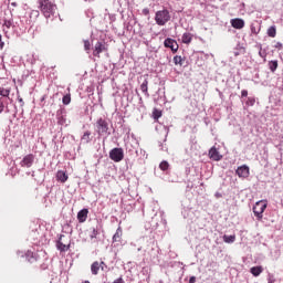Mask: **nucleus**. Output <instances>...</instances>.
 I'll use <instances>...</instances> for the list:
<instances>
[{
  "label": "nucleus",
  "instance_id": "nucleus-1",
  "mask_svg": "<svg viewBox=\"0 0 283 283\" xmlns=\"http://www.w3.org/2000/svg\"><path fill=\"white\" fill-rule=\"evenodd\" d=\"M40 9L45 19H50L56 12V4L52 0H40Z\"/></svg>",
  "mask_w": 283,
  "mask_h": 283
},
{
  "label": "nucleus",
  "instance_id": "nucleus-2",
  "mask_svg": "<svg viewBox=\"0 0 283 283\" xmlns=\"http://www.w3.org/2000/svg\"><path fill=\"white\" fill-rule=\"evenodd\" d=\"M155 21L157 25H167L171 21V13L168 9L164 8L155 13Z\"/></svg>",
  "mask_w": 283,
  "mask_h": 283
},
{
  "label": "nucleus",
  "instance_id": "nucleus-3",
  "mask_svg": "<svg viewBox=\"0 0 283 283\" xmlns=\"http://www.w3.org/2000/svg\"><path fill=\"white\" fill-rule=\"evenodd\" d=\"M144 256L146 260H149L150 262H156L158 260V248L154 243H149L147 245V249L144 250Z\"/></svg>",
  "mask_w": 283,
  "mask_h": 283
},
{
  "label": "nucleus",
  "instance_id": "nucleus-4",
  "mask_svg": "<svg viewBox=\"0 0 283 283\" xmlns=\"http://www.w3.org/2000/svg\"><path fill=\"white\" fill-rule=\"evenodd\" d=\"M98 136H109V123L104 118H99L96 122Z\"/></svg>",
  "mask_w": 283,
  "mask_h": 283
},
{
  "label": "nucleus",
  "instance_id": "nucleus-5",
  "mask_svg": "<svg viewBox=\"0 0 283 283\" xmlns=\"http://www.w3.org/2000/svg\"><path fill=\"white\" fill-rule=\"evenodd\" d=\"M264 211H266V202L264 201H256L253 206V213L256 220H262L264 218Z\"/></svg>",
  "mask_w": 283,
  "mask_h": 283
},
{
  "label": "nucleus",
  "instance_id": "nucleus-6",
  "mask_svg": "<svg viewBox=\"0 0 283 283\" xmlns=\"http://www.w3.org/2000/svg\"><path fill=\"white\" fill-rule=\"evenodd\" d=\"M109 158L114 163H120L123 158H125V151L123 150V148H113L109 151Z\"/></svg>",
  "mask_w": 283,
  "mask_h": 283
},
{
  "label": "nucleus",
  "instance_id": "nucleus-7",
  "mask_svg": "<svg viewBox=\"0 0 283 283\" xmlns=\"http://www.w3.org/2000/svg\"><path fill=\"white\" fill-rule=\"evenodd\" d=\"M208 156H209L210 160H214V163H220V160L222 159V155L220 154L218 148H216V146H212L209 149Z\"/></svg>",
  "mask_w": 283,
  "mask_h": 283
},
{
  "label": "nucleus",
  "instance_id": "nucleus-8",
  "mask_svg": "<svg viewBox=\"0 0 283 283\" xmlns=\"http://www.w3.org/2000/svg\"><path fill=\"white\" fill-rule=\"evenodd\" d=\"M34 158H35L34 154H29L24 156L23 159L20 161V166L27 167V169H30V167L34 165Z\"/></svg>",
  "mask_w": 283,
  "mask_h": 283
},
{
  "label": "nucleus",
  "instance_id": "nucleus-9",
  "mask_svg": "<svg viewBox=\"0 0 283 283\" xmlns=\"http://www.w3.org/2000/svg\"><path fill=\"white\" fill-rule=\"evenodd\" d=\"M56 120H57V125H65V123H67V113L65 112L64 108H60L56 112Z\"/></svg>",
  "mask_w": 283,
  "mask_h": 283
},
{
  "label": "nucleus",
  "instance_id": "nucleus-10",
  "mask_svg": "<svg viewBox=\"0 0 283 283\" xmlns=\"http://www.w3.org/2000/svg\"><path fill=\"white\" fill-rule=\"evenodd\" d=\"M164 46L169 48L171 50V52H174V54H176V52H178V42H176V40H174L171 38H167L164 41Z\"/></svg>",
  "mask_w": 283,
  "mask_h": 283
},
{
  "label": "nucleus",
  "instance_id": "nucleus-11",
  "mask_svg": "<svg viewBox=\"0 0 283 283\" xmlns=\"http://www.w3.org/2000/svg\"><path fill=\"white\" fill-rule=\"evenodd\" d=\"M235 174L240 178H249L251 172H250L249 166L242 165V166L237 168Z\"/></svg>",
  "mask_w": 283,
  "mask_h": 283
},
{
  "label": "nucleus",
  "instance_id": "nucleus-12",
  "mask_svg": "<svg viewBox=\"0 0 283 283\" xmlns=\"http://www.w3.org/2000/svg\"><path fill=\"white\" fill-rule=\"evenodd\" d=\"M230 23L234 30H242L244 28V20L241 18H234L230 20Z\"/></svg>",
  "mask_w": 283,
  "mask_h": 283
},
{
  "label": "nucleus",
  "instance_id": "nucleus-13",
  "mask_svg": "<svg viewBox=\"0 0 283 283\" xmlns=\"http://www.w3.org/2000/svg\"><path fill=\"white\" fill-rule=\"evenodd\" d=\"M63 238H65V235L61 234L59 240L56 241V249H57V251H61V252H65V251L70 250V245H67L61 241V240H63Z\"/></svg>",
  "mask_w": 283,
  "mask_h": 283
},
{
  "label": "nucleus",
  "instance_id": "nucleus-14",
  "mask_svg": "<svg viewBox=\"0 0 283 283\" xmlns=\"http://www.w3.org/2000/svg\"><path fill=\"white\" fill-rule=\"evenodd\" d=\"M105 42H101V41H98V42H96V44H95V49H94V51H93V54L95 55V56H99L101 54H102V52H105Z\"/></svg>",
  "mask_w": 283,
  "mask_h": 283
},
{
  "label": "nucleus",
  "instance_id": "nucleus-15",
  "mask_svg": "<svg viewBox=\"0 0 283 283\" xmlns=\"http://www.w3.org/2000/svg\"><path fill=\"white\" fill-rule=\"evenodd\" d=\"M181 216H184L186 220H191L193 218V209H191V207H184Z\"/></svg>",
  "mask_w": 283,
  "mask_h": 283
},
{
  "label": "nucleus",
  "instance_id": "nucleus-16",
  "mask_svg": "<svg viewBox=\"0 0 283 283\" xmlns=\"http://www.w3.org/2000/svg\"><path fill=\"white\" fill-rule=\"evenodd\" d=\"M69 178L70 177L67 176V172L65 170H57V172H56V180L59 182H62V184L67 182Z\"/></svg>",
  "mask_w": 283,
  "mask_h": 283
},
{
  "label": "nucleus",
  "instance_id": "nucleus-17",
  "mask_svg": "<svg viewBox=\"0 0 283 283\" xmlns=\"http://www.w3.org/2000/svg\"><path fill=\"white\" fill-rule=\"evenodd\" d=\"M87 213H90V210H87V208L80 210L77 212L78 222H85L87 220Z\"/></svg>",
  "mask_w": 283,
  "mask_h": 283
},
{
  "label": "nucleus",
  "instance_id": "nucleus-18",
  "mask_svg": "<svg viewBox=\"0 0 283 283\" xmlns=\"http://www.w3.org/2000/svg\"><path fill=\"white\" fill-rule=\"evenodd\" d=\"M92 132L86 130L83 136L81 137L82 145H87L88 143H92Z\"/></svg>",
  "mask_w": 283,
  "mask_h": 283
},
{
  "label": "nucleus",
  "instance_id": "nucleus-19",
  "mask_svg": "<svg viewBox=\"0 0 283 283\" xmlns=\"http://www.w3.org/2000/svg\"><path fill=\"white\" fill-rule=\"evenodd\" d=\"M98 271H101V263L98 261H95L91 265V273L92 275H98Z\"/></svg>",
  "mask_w": 283,
  "mask_h": 283
},
{
  "label": "nucleus",
  "instance_id": "nucleus-20",
  "mask_svg": "<svg viewBox=\"0 0 283 283\" xmlns=\"http://www.w3.org/2000/svg\"><path fill=\"white\" fill-rule=\"evenodd\" d=\"M192 39H193V35L189 32L184 33L182 36H181V41L186 45H189V43H191Z\"/></svg>",
  "mask_w": 283,
  "mask_h": 283
},
{
  "label": "nucleus",
  "instance_id": "nucleus-21",
  "mask_svg": "<svg viewBox=\"0 0 283 283\" xmlns=\"http://www.w3.org/2000/svg\"><path fill=\"white\" fill-rule=\"evenodd\" d=\"M120 238H123V228L118 227L113 235V242H120Z\"/></svg>",
  "mask_w": 283,
  "mask_h": 283
},
{
  "label": "nucleus",
  "instance_id": "nucleus-22",
  "mask_svg": "<svg viewBox=\"0 0 283 283\" xmlns=\"http://www.w3.org/2000/svg\"><path fill=\"white\" fill-rule=\"evenodd\" d=\"M126 151L127 154H129V156H132L133 158H136V156H138V149L134 148L130 145L126 146Z\"/></svg>",
  "mask_w": 283,
  "mask_h": 283
},
{
  "label": "nucleus",
  "instance_id": "nucleus-23",
  "mask_svg": "<svg viewBox=\"0 0 283 283\" xmlns=\"http://www.w3.org/2000/svg\"><path fill=\"white\" fill-rule=\"evenodd\" d=\"M148 85H149V81L147 80H144V82L140 85V90L145 94V96H149Z\"/></svg>",
  "mask_w": 283,
  "mask_h": 283
},
{
  "label": "nucleus",
  "instance_id": "nucleus-24",
  "mask_svg": "<svg viewBox=\"0 0 283 283\" xmlns=\"http://www.w3.org/2000/svg\"><path fill=\"white\" fill-rule=\"evenodd\" d=\"M223 242H226V244H233V242H235V234H224Z\"/></svg>",
  "mask_w": 283,
  "mask_h": 283
},
{
  "label": "nucleus",
  "instance_id": "nucleus-25",
  "mask_svg": "<svg viewBox=\"0 0 283 283\" xmlns=\"http://www.w3.org/2000/svg\"><path fill=\"white\" fill-rule=\"evenodd\" d=\"M262 271H263L262 266H253L250 269V273H252L254 275V277L260 276Z\"/></svg>",
  "mask_w": 283,
  "mask_h": 283
},
{
  "label": "nucleus",
  "instance_id": "nucleus-26",
  "mask_svg": "<svg viewBox=\"0 0 283 283\" xmlns=\"http://www.w3.org/2000/svg\"><path fill=\"white\" fill-rule=\"evenodd\" d=\"M25 258H27L28 262H30V263L36 262V258L34 256V252H32V251H27Z\"/></svg>",
  "mask_w": 283,
  "mask_h": 283
},
{
  "label": "nucleus",
  "instance_id": "nucleus-27",
  "mask_svg": "<svg viewBox=\"0 0 283 283\" xmlns=\"http://www.w3.org/2000/svg\"><path fill=\"white\" fill-rule=\"evenodd\" d=\"M276 34H277V30L275 29V25H272L268 29V36L275 39Z\"/></svg>",
  "mask_w": 283,
  "mask_h": 283
},
{
  "label": "nucleus",
  "instance_id": "nucleus-28",
  "mask_svg": "<svg viewBox=\"0 0 283 283\" xmlns=\"http://www.w3.org/2000/svg\"><path fill=\"white\" fill-rule=\"evenodd\" d=\"M269 69H270L271 72H275V70H277V60L270 61L269 62Z\"/></svg>",
  "mask_w": 283,
  "mask_h": 283
},
{
  "label": "nucleus",
  "instance_id": "nucleus-29",
  "mask_svg": "<svg viewBox=\"0 0 283 283\" xmlns=\"http://www.w3.org/2000/svg\"><path fill=\"white\" fill-rule=\"evenodd\" d=\"M182 61H185V57L180 56V55H175L174 56V63L175 65H182Z\"/></svg>",
  "mask_w": 283,
  "mask_h": 283
},
{
  "label": "nucleus",
  "instance_id": "nucleus-30",
  "mask_svg": "<svg viewBox=\"0 0 283 283\" xmlns=\"http://www.w3.org/2000/svg\"><path fill=\"white\" fill-rule=\"evenodd\" d=\"M0 96L8 98V96H10V88L0 87Z\"/></svg>",
  "mask_w": 283,
  "mask_h": 283
},
{
  "label": "nucleus",
  "instance_id": "nucleus-31",
  "mask_svg": "<svg viewBox=\"0 0 283 283\" xmlns=\"http://www.w3.org/2000/svg\"><path fill=\"white\" fill-rule=\"evenodd\" d=\"M62 103L63 105H70V103H72V96L70 94L64 95L62 98Z\"/></svg>",
  "mask_w": 283,
  "mask_h": 283
},
{
  "label": "nucleus",
  "instance_id": "nucleus-32",
  "mask_svg": "<svg viewBox=\"0 0 283 283\" xmlns=\"http://www.w3.org/2000/svg\"><path fill=\"white\" fill-rule=\"evenodd\" d=\"M159 169H161V171H167V169H169V161L164 160L159 164Z\"/></svg>",
  "mask_w": 283,
  "mask_h": 283
},
{
  "label": "nucleus",
  "instance_id": "nucleus-33",
  "mask_svg": "<svg viewBox=\"0 0 283 283\" xmlns=\"http://www.w3.org/2000/svg\"><path fill=\"white\" fill-rule=\"evenodd\" d=\"M245 105L248 107H253V105H255V97H248V101L245 102Z\"/></svg>",
  "mask_w": 283,
  "mask_h": 283
},
{
  "label": "nucleus",
  "instance_id": "nucleus-34",
  "mask_svg": "<svg viewBox=\"0 0 283 283\" xmlns=\"http://www.w3.org/2000/svg\"><path fill=\"white\" fill-rule=\"evenodd\" d=\"M6 28L7 30H10V28H12V21H4L3 31L6 32V34H8V31H6Z\"/></svg>",
  "mask_w": 283,
  "mask_h": 283
},
{
  "label": "nucleus",
  "instance_id": "nucleus-35",
  "mask_svg": "<svg viewBox=\"0 0 283 283\" xmlns=\"http://www.w3.org/2000/svg\"><path fill=\"white\" fill-rule=\"evenodd\" d=\"M97 237H98V229L93 228L92 232L90 234V238H91V240H94V238H97Z\"/></svg>",
  "mask_w": 283,
  "mask_h": 283
},
{
  "label": "nucleus",
  "instance_id": "nucleus-36",
  "mask_svg": "<svg viewBox=\"0 0 283 283\" xmlns=\"http://www.w3.org/2000/svg\"><path fill=\"white\" fill-rule=\"evenodd\" d=\"M6 102L3 101V97H0V114H3V109H6Z\"/></svg>",
  "mask_w": 283,
  "mask_h": 283
},
{
  "label": "nucleus",
  "instance_id": "nucleus-37",
  "mask_svg": "<svg viewBox=\"0 0 283 283\" xmlns=\"http://www.w3.org/2000/svg\"><path fill=\"white\" fill-rule=\"evenodd\" d=\"M90 48H91L90 41H88V40H84V50H85L86 52H90Z\"/></svg>",
  "mask_w": 283,
  "mask_h": 283
},
{
  "label": "nucleus",
  "instance_id": "nucleus-38",
  "mask_svg": "<svg viewBox=\"0 0 283 283\" xmlns=\"http://www.w3.org/2000/svg\"><path fill=\"white\" fill-rule=\"evenodd\" d=\"M6 48V41L3 40V35L0 34V50H3Z\"/></svg>",
  "mask_w": 283,
  "mask_h": 283
},
{
  "label": "nucleus",
  "instance_id": "nucleus-39",
  "mask_svg": "<svg viewBox=\"0 0 283 283\" xmlns=\"http://www.w3.org/2000/svg\"><path fill=\"white\" fill-rule=\"evenodd\" d=\"M249 96V91L242 90L241 91V98H247Z\"/></svg>",
  "mask_w": 283,
  "mask_h": 283
},
{
  "label": "nucleus",
  "instance_id": "nucleus-40",
  "mask_svg": "<svg viewBox=\"0 0 283 283\" xmlns=\"http://www.w3.org/2000/svg\"><path fill=\"white\" fill-rule=\"evenodd\" d=\"M138 156H140V158H147L146 151L143 149L138 150Z\"/></svg>",
  "mask_w": 283,
  "mask_h": 283
},
{
  "label": "nucleus",
  "instance_id": "nucleus-41",
  "mask_svg": "<svg viewBox=\"0 0 283 283\" xmlns=\"http://www.w3.org/2000/svg\"><path fill=\"white\" fill-rule=\"evenodd\" d=\"M274 48H275L276 50H283V44H282V42H276L275 45H274Z\"/></svg>",
  "mask_w": 283,
  "mask_h": 283
},
{
  "label": "nucleus",
  "instance_id": "nucleus-42",
  "mask_svg": "<svg viewBox=\"0 0 283 283\" xmlns=\"http://www.w3.org/2000/svg\"><path fill=\"white\" fill-rule=\"evenodd\" d=\"M99 269L102 270V271H105V269H107V264H105V262H101L99 263Z\"/></svg>",
  "mask_w": 283,
  "mask_h": 283
},
{
  "label": "nucleus",
  "instance_id": "nucleus-43",
  "mask_svg": "<svg viewBox=\"0 0 283 283\" xmlns=\"http://www.w3.org/2000/svg\"><path fill=\"white\" fill-rule=\"evenodd\" d=\"M251 32H252V34L259 33L258 29H255V25H253V24H251Z\"/></svg>",
  "mask_w": 283,
  "mask_h": 283
},
{
  "label": "nucleus",
  "instance_id": "nucleus-44",
  "mask_svg": "<svg viewBox=\"0 0 283 283\" xmlns=\"http://www.w3.org/2000/svg\"><path fill=\"white\" fill-rule=\"evenodd\" d=\"M143 14L145 15V17H149V9L148 8H145V9H143Z\"/></svg>",
  "mask_w": 283,
  "mask_h": 283
},
{
  "label": "nucleus",
  "instance_id": "nucleus-45",
  "mask_svg": "<svg viewBox=\"0 0 283 283\" xmlns=\"http://www.w3.org/2000/svg\"><path fill=\"white\" fill-rule=\"evenodd\" d=\"M189 283H196V276H191V277L189 279Z\"/></svg>",
  "mask_w": 283,
  "mask_h": 283
},
{
  "label": "nucleus",
  "instance_id": "nucleus-46",
  "mask_svg": "<svg viewBox=\"0 0 283 283\" xmlns=\"http://www.w3.org/2000/svg\"><path fill=\"white\" fill-rule=\"evenodd\" d=\"M268 283H275V279H273V276H270Z\"/></svg>",
  "mask_w": 283,
  "mask_h": 283
},
{
  "label": "nucleus",
  "instance_id": "nucleus-47",
  "mask_svg": "<svg viewBox=\"0 0 283 283\" xmlns=\"http://www.w3.org/2000/svg\"><path fill=\"white\" fill-rule=\"evenodd\" d=\"M259 55L261 56V59H264V56H266V54H264L262 51L259 52Z\"/></svg>",
  "mask_w": 283,
  "mask_h": 283
},
{
  "label": "nucleus",
  "instance_id": "nucleus-48",
  "mask_svg": "<svg viewBox=\"0 0 283 283\" xmlns=\"http://www.w3.org/2000/svg\"><path fill=\"white\" fill-rule=\"evenodd\" d=\"M19 103H21V105H23V98H19Z\"/></svg>",
  "mask_w": 283,
  "mask_h": 283
},
{
  "label": "nucleus",
  "instance_id": "nucleus-49",
  "mask_svg": "<svg viewBox=\"0 0 283 283\" xmlns=\"http://www.w3.org/2000/svg\"><path fill=\"white\" fill-rule=\"evenodd\" d=\"M137 251H143V247H139V248L137 249Z\"/></svg>",
  "mask_w": 283,
  "mask_h": 283
},
{
  "label": "nucleus",
  "instance_id": "nucleus-50",
  "mask_svg": "<svg viewBox=\"0 0 283 283\" xmlns=\"http://www.w3.org/2000/svg\"><path fill=\"white\" fill-rule=\"evenodd\" d=\"M156 118H160V114H158V115L156 116Z\"/></svg>",
  "mask_w": 283,
  "mask_h": 283
},
{
  "label": "nucleus",
  "instance_id": "nucleus-51",
  "mask_svg": "<svg viewBox=\"0 0 283 283\" xmlns=\"http://www.w3.org/2000/svg\"><path fill=\"white\" fill-rule=\"evenodd\" d=\"M85 1H92V0H85Z\"/></svg>",
  "mask_w": 283,
  "mask_h": 283
}]
</instances>
